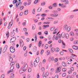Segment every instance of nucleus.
Returning a JSON list of instances; mask_svg holds the SVG:
<instances>
[{
    "mask_svg": "<svg viewBox=\"0 0 78 78\" xmlns=\"http://www.w3.org/2000/svg\"><path fill=\"white\" fill-rule=\"evenodd\" d=\"M0 25H2V22L3 21V20L2 19H0Z\"/></svg>",
    "mask_w": 78,
    "mask_h": 78,
    "instance_id": "55",
    "label": "nucleus"
},
{
    "mask_svg": "<svg viewBox=\"0 0 78 78\" xmlns=\"http://www.w3.org/2000/svg\"><path fill=\"white\" fill-rule=\"evenodd\" d=\"M48 60L49 62L53 61H54V57H49Z\"/></svg>",
    "mask_w": 78,
    "mask_h": 78,
    "instance_id": "10",
    "label": "nucleus"
},
{
    "mask_svg": "<svg viewBox=\"0 0 78 78\" xmlns=\"http://www.w3.org/2000/svg\"><path fill=\"white\" fill-rule=\"evenodd\" d=\"M58 5L59 6H61V7L63 8H66V5L63 3L62 4L60 3Z\"/></svg>",
    "mask_w": 78,
    "mask_h": 78,
    "instance_id": "5",
    "label": "nucleus"
},
{
    "mask_svg": "<svg viewBox=\"0 0 78 78\" xmlns=\"http://www.w3.org/2000/svg\"><path fill=\"white\" fill-rule=\"evenodd\" d=\"M34 38L35 39V42H36V41H37V35H35Z\"/></svg>",
    "mask_w": 78,
    "mask_h": 78,
    "instance_id": "34",
    "label": "nucleus"
},
{
    "mask_svg": "<svg viewBox=\"0 0 78 78\" xmlns=\"http://www.w3.org/2000/svg\"><path fill=\"white\" fill-rule=\"evenodd\" d=\"M53 7H56L57 6V4L56 3H54L53 5Z\"/></svg>",
    "mask_w": 78,
    "mask_h": 78,
    "instance_id": "35",
    "label": "nucleus"
},
{
    "mask_svg": "<svg viewBox=\"0 0 78 78\" xmlns=\"http://www.w3.org/2000/svg\"><path fill=\"white\" fill-rule=\"evenodd\" d=\"M69 50L70 51V53H73V50H72L71 49H69Z\"/></svg>",
    "mask_w": 78,
    "mask_h": 78,
    "instance_id": "46",
    "label": "nucleus"
},
{
    "mask_svg": "<svg viewBox=\"0 0 78 78\" xmlns=\"http://www.w3.org/2000/svg\"><path fill=\"white\" fill-rule=\"evenodd\" d=\"M43 28V29H44L45 28H46L47 27H50V26L48 25H43L42 26Z\"/></svg>",
    "mask_w": 78,
    "mask_h": 78,
    "instance_id": "17",
    "label": "nucleus"
},
{
    "mask_svg": "<svg viewBox=\"0 0 78 78\" xmlns=\"http://www.w3.org/2000/svg\"><path fill=\"white\" fill-rule=\"evenodd\" d=\"M59 33V32H58V33L57 34V36L58 38H59V39H61V35L60 34H59L58 35V34Z\"/></svg>",
    "mask_w": 78,
    "mask_h": 78,
    "instance_id": "12",
    "label": "nucleus"
},
{
    "mask_svg": "<svg viewBox=\"0 0 78 78\" xmlns=\"http://www.w3.org/2000/svg\"><path fill=\"white\" fill-rule=\"evenodd\" d=\"M41 44H42V41H40L38 43V46L39 47H41Z\"/></svg>",
    "mask_w": 78,
    "mask_h": 78,
    "instance_id": "32",
    "label": "nucleus"
},
{
    "mask_svg": "<svg viewBox=\"0 0 78 78\" xmlns=\"http://www.w3.org/2000/svg\"><path fill=\"white\" fill-rule=\"evenodd\" d=\"M15 64V63L14 62H11L10 63V65L11 66H12L14 65Z\"/></svg>",
    "mask_w": 78,
    "mask_h": 78,
    "instance_id": "42",
    "label": "nucleus"
},
{
    "mask_svg": "<svg viewBox=\"0 0 78 78\" xmlns=\"http://www.w3.org/2000/svg\"><path fill=\"white\" fill-rule=\"evenodd\" d=\"M35 61L37 62L38 63L39 61V57H38L35 60Z\"/></svg>",
    "mask_w": 78,
    "mask_h": 78,
    "instance_id": "23",
    "label": "nucleus"
},
{
    "mask_svg": "<svg viewBox=\"0 0 78 78\" xmlns=\"http://www.w3.org/2000/svg\"><path fill=\"white\" fill-rule=\"evenodd\" d=\"M74 44H78V41H75L73 42Z\"/></svg>",
    "mask_w": 78,
    "mask_h": 78,
    "instance_id": "39",
    "label": "nucleus"
},
{
    "mask_svg": "<svg viewBox=\"0 0 78 78\" xmlns=\"http://www.w3.org/2000/svg\"><path fill=\"white\" fill-rule=\"evenodd\" d=\"M42 10V8L41 7H39L37 9V12H40V11H41Z\"/></svg>",
    "mask_w": 78,
    "mask_h": 78,
    "instance_id": "22",
    "label": "nucleus"
},
{
    "mask_svg": "<svg viewBox=\"0 0 78 78\" xmlns=\"http://www.w3.org/2000/svg\"><path fill=\"white\" fill-rule=\"evenodd\" d=\"M66 76V74L65 73H63L62 75V76L63 77H64L65 76Z\"/></svg>",
    "mask_w": 78,
    "mask_h": 78,
    "instance_id": "60",
    "label": "nucleus"
},
{
    "mask_svg": "<svg viewBox=\"0 0 78 78\" xmlns=\"http://www.w3.org/2000/svg\"><path fill=\"white\" fill-rule=\"evenodd\" d=\"M44 34H45L46 35H47V34H48V31H45L44 32Z\"/></svg>",
    "mask_w": 78,
    "mask_h": 78,
    "instance_id": "49",
    "label": "nucleus"
},
{
    "mask_svg": "<svg viewBox=\"0 0 78 78\" xmlns=\"http://www.w3.org/2000/svg\"><path fill=\"white\" fill-rule=\"evenodd\" d=\"M61 72V68L57 67L56 69L55 73H59V72Z\"/></svg>",
    "mask_w": 78,
    "mask_h": 78,
    "instance_id": "6",
    "label": "nucleus"
},
{
    "mask_svg": "<svg viewBox=\"0 0 78 78\" xmlns=\"http://www.w3.org/2000/svg\"><path fill=\"white\" fill-rule=\"evenodd\" d=\"M25 71L22 68H21L20 69V74H21L22 73H23V72H24Z\"/></svg>",
    "mask_w": 78,
    "mask_h": 78,
    "instance_id": "14",
    "label": "nucleus"
},
{
    "mask_svg": "<svg viewBox=\"0 0 78 78\" xmlns=\"http://www.w3.org/2000/svg\"><path fill=\"white\" fill-rule=\"evenodd\" d=\"M58 14L56 13H54V17H58Z\"/></svg>",
    "mask_w": 78,
    "mask_h": 78,
    "instance_id": "25",
    "label": "nucleus"
},
{
    "mask_svg": "<svg viewBox=\"0 0 78 78\" xmlns=\"http://www.w3.org/2000/svg\"><path fill=\"white\" fill-rule=\"evenodd\" d=\"M62 66H63L64 67H66V64L64 62H62Z\"/></svg>",
    "mask_w": 78,
    "mask_h": 78,
    "instance_id": "24",
    "label": "nucleus"
},
{
    "mask_svg": "<svg viewBox=\"0 0 78 78\" xmlns=\"http://www.w3.org/2000/svg\"><path fill=\"white\" fill-rule=\"evenodd\" d=\"M28 11H25L24 12V15H27V14H28Z\"/></svg>",
    "mask_w": 78,
    "mask_h": 78,
    "instance_id": "30",
    "label": "nucleus"
},
{
    "mask_svg": "<svg viewBox=\"0 0 78 78\" xmlns=\"http://www.w3.org/2000/svg\"><path fill=\"white\" fill-rule=\"evenodd\" d=\"M6 36L7 37H9V32H7L6 33Z\"/></svg>",
    "mask_w": 78,
    "mask_h": 78,
    "instance_id": "58",
    "label": "nucleus"
},
{
    "mask_svg": "<svg viewBox=\"0 0 78 78\" xmlns=\"http://www.w3.org/2000/svg\"><path fill=\"white\" fill-rule=\"evenodd\" d=\"M46 52L48 53L47 55H50V52L48 50Z\"/></svg>",
    "mask_w": 78,
    "mask_h": 78,
    "instance_id": "56",
    "label": "nucleus"
},
{
    "mask_svg": "<svg viewBox=\"0 0 78 78\" xmlns=\"http://www.w3.org/2000/svg\"><path fill=\"white\" fill-rule=\"evenodd\" d=\"M64 2L65 4L66 5H68V4H69V1L68 0H65Z\"/></svg>",
    "mask_w": 78,
    "mask_h": 78,
    "instance_id": "26",
    "label": "nucleus"
},
{
    "mask_svg": "<svg viewBox=\"0 0 78 78\" xmlns=\"http://www.w3.org/2000/svg\"><path fill=\"white\" fill-rule=\"evenodd\" d=\"M12 23L10 22L9 24V26L8 27V29H10V28L11 27V26L12 25V24L13 23V21H12Z\"/></svg>",
    "mask_w": 78,
    "mask_h": 78,
    "instance_id": "7",
    "label": "nucleus"
},
{
    "mask_svg": "<svg viewBox=\"0 0 78 78\" xmlns=\"http://www.w3.org/2000/svg\"><path fill=\"white\" fill-rule=\"evenodd\" d=\"M54 31V32L53 33V34H56V33H57V32L58 31V29H55Z\"/></svg>",
    "mask_w": 78,
    "mask_h": 78,
    "instance_id": "27",
    "label": "nucleus"
},
{
    "mask_svg": "<svg viewBox=\"0 0 78 78\" xmlns=\"http://www.w3.org/2000/svg\"><path fill=\"white\" fill-rule=\"evenodd\" d=\"M28 72H31V68H30L28 69Z\"/></svg>",
    "mask_w": 78,
    "mask_h": 78,
    "instance_id": "50",
    "label": "nucleus"
},
{
    "mask_svg": "<svg viewBox=\"0 0 78 78\" xmlns=\"http://www.w3.org/2000/svg\"><path fill=\"white\" fill-rule=\"evenodd\" d=\"M22 2H20V3H18V2L16 3V8H17L18 7V9H19L20 8V6H19V5H20V4H22Z\"/></svg>",
    "mask_w": 78,
    "mask_h": 78,
    "instance_id": "8",
    "label": "nucleus"
},
{
    "mask_svg": "<svg viewBox=\"0 0 78 78\" xmlns=\"http://www.w3.org/2000/svg\"><path fill=\"white\" fill-rule=\"evenodd\" d=\"M52 13H57L58 12L57 11H56L55 10H53L52 11Z\"/></svg>",
    "mask_w": 78,
    "mask_h": 78,
    "instance_id": "48",
    "label": "nucleus"
},
{
    "mask_svg": "<svg viewBox=\"0 0 78 78\" xmlns=\"http://www.w3.org/2000/svg\"><path fill=\"white\" fill-rule=\"evenodd\" d=\"M62 70L63 71V72H66V68H63L62 69Z\"/></svg>",
    "mask_w": 78,
    "mask_h": 78,
    "instance_id": "63",
    "label": "nucleus"
},
{
    "mask_svg": "<svg viewBox=\"0 0 78 78\" xmlns=\"http://www.w3.org/2000/svg\"><path fill=\"white\" fill-rule=\"evenodd\" d=\"M44 24H50V23L49 22H44Z\"/></svg>",
    "mask_w": 78,
    "mask_h": 78,
    "instance_id": "45",
    "label": "nucleus"
},
{
    "mask_svg": "<svg viewBox=\"0 0 78 78\" xmlns=\"http://www.w3.org/2000/svg\"><path fill=\"white\" fill-rule=\"evenodd\" d=\"M58 23V20H57L54 21L53 23L54 24H56V23Z\"/></svg>",
    "mask_w": 78,
    "mask_h": 78,
    "instance_id": "43",
    "label": "nucleus"
},
{
    "mask_svg": "<svg viewBox=\"0 0 78 78\" xmlns=\"http://www.w3.org/2000/svg\"><path fill=\"white\" fill-rule=\"evenodd\" d=\"M59 51V49L58 48H55V52H58Z\"/></svg>",
    "mask_w": 78,
    "mask_h": 78,
    "instance_id": "31",
    "label": "nucleus"
},
{
    "mask_svg": "<svg viewBox=\"0 0 78 78\" xmlns=\"http://www.w3.org/2000/svg\"><path fill=\"white\" fill-rule=\"evenodd\" d=\"M68 27V26H67V25H65L63 27L64 30H67Z\"/></svg>",
    "mask_w": 78,
    "mask_h": 78,
    "instance_id": "15",
    "label": "nucleus"
},
{
    "mask_svg": "<svg viewBox=\"0 0 78 78\" xmlns=\"http://www.w3.org/2000/svg\"><path fill=\"white\" fill-rule=\"evenodd\" d=\"M48 44L45 45V47L44 48L45 49H47L48 48Z\"/></svg>",
    "mask_w": 78,
    "mask_h": 78,
    "instance_id": "54",
    "label": "nucleus"
},
{
    "mask_svg": "<svg viewBox=\"0 0 78 78\" xmlns=\"http://www.w3.org/2000/svg\"><path fill=\"white\" fill-rule=\"evenodd\" d=\"M10 70L8 72V73H9L10 72H12V70H14V67L13 66H11L10 68Z\"/></svg>",
    "mask_w": 78,
    "mask_h": 78,
    "instance_id": "9",
    "label": "nucleus"
},
{
    "mask_svg": "<svg viewBox=\"0 0 78 78\" xmlns=\"http://www.w3.org/2000/svg\"><path fill=\"white\" fill-rule=\"evenodd\" d=\"M33 51L36 52L37 51V47L34 46L33 49Z\"/></svg>",
    "mask_w": 78,
    "mask_h": 78,
    "instance_id": "16",
    "label": "nucleus"
},
{
    "mask_svg": "<svg viewBox=\"0 0 78 78\" xmlns=\"http://www.w3.org/2000/svg\"><path fill=\"white\" fill-rule=\"evenodd\" d=\"M14 35H15V34L14 33V32H11V37H12V36H14Z\"/></svg>",
    "mask_w": 78,
    "mask_h": 78,
    "instance_id": "29",
    "label": "nucleus"
},
{
    "mask_svg": "<svg viewBox=\"0 0 78 78\" xmlns=\"http://www.w3.org/2000/svg\"><path fill=\"white\" fill-rule=\"evenodd\" d=\"M67 64H71V62L70 61H67Z\"/></svg>",
    "mask_w": 78,
    "mask_h": 78,
    "instance_id": "62",
    "label": "nucleus"
},
{
    "mask_svg": "<svg viewBox=\"0 0 78 78\" xmlns=\"http://www.w3.org/2000/svg\"><path fill=\"white\" fill-rule=\"evenodd\" d=\"M55 29V27H51L50 28V30H51L52 31H53V30Z\"/></svg>",
    "mask_w": 78,
    "mask_h": 78,
    "instance_id": "52",
    "label": "nucleus"
},
{
    "mask_svg": "<svg viewBox=\"0 0 78 78\" xmlns=\"http://www.w3.org/2000/svg\"><path fill=\"white\" fill-rule=\"evenodd\" d=\"M61 35L63 38H64V37H65L66 35L65 33L64 32L62 33L61 34Z\"/></svg>",
    "mask_w": 78,
    "mask_h": 78,
    "instance_id": "21",
    "label": "nucleus"
},
{
    "mask_svg": "<svg viewBox=\"0 0 78 78\" xmlns=\"http://www.w3.org/2000/svg\"><path fill=\"white\" fill-rule=\"evenodd\" d=\"M10 50L11 53H14L15 52V48L12 46H11L10 48Z\"/></svg>",
    "mask_w": 78,
    "mask_h": 78,
    "instance_id": "3",
    "label": "nucleus"
},
{
    "mask_svg": "<svg viewBox=\"0 0 78 78\" xmlns=\"http://www.w3.org/2000/svg\"><path fill=\"white\" fill-rule=\"evenodd\" d=\"M39 69H41L42 68V63L40 62L39 64Z\"/></svg>",
    "mask_w": 78,
    "mask_h": 78,
    "instance_id": "36",
    "label": "nucleus"
},
{
    "mask_svg": "<svg viewBox=\"0 0 78 78\" xmlns=\"http://www.w3.org/2000/svg\"><path fill=\"white\" fill-rule=\"evenodd\" d=\"M16 37H12L11 40L10 41V43H11V42H15L16 41Z\"/></svg>",
    "mask_w": 78,
    "mask_h": 78,
    "instance_id": "4",
    "label": "nucleus"
},
{
    "mask_svg": "<svg viewBox=\"0 0 78 78\" xmlns=\"http://www.w3.org/2000/svg\"><path fill=\"white\" fill-rule=\"evenodd\" d=\"M32 13L33 14H35V9H34L32 11Z\"/></svg>",
    "mask_w": 78,
    "mask_h": 78,
    "instance_id": "57",
    "label": "nucleus"
},
{
    "mask_svg": "<svg viewBox=\"0 0 78 78\" xmlns=\"http://www.w3.org/2000/svg\"><path fill=\"white\" fill-rule=\"evenodd\" d=\"M74 17V15H70V16H69V18L70 19H72L73 18V17Z\"/></svg>",
    "mask_w": 78,
    "mask_h": 78,
    "instance_id": "44",
    "label": "nucleus"
},
{
    "mask_svg": "<svg viewBox=\"0 0 78 78\" xmlns=\"http://www.w3.org/2000/svg\"><path fill=\"white\" fill-rule=\"evenodd\" d=\"M71 30V27H68L66 31L68 32H69V31H70Z\"/></svg>",
    "mask_w": 78,
    "mask_h": 78,
    "instance_id": "20",
    "label": "nucleus"
},
{
    "mask_svg": "<svg viewBox=\"0 0 78 78\" xmlns=\"http://www.w3.org/2000/svg\"><path fill=\"white\" fill-rule=\"evenodd\" d=\"M21 68H22L23 70L26 71V70L28 69V65H27V64H26L23 66Z\"/></svg>",
    "mask_w": 78,
    "mask_h": 78,
    "instance_id": "1",
    "label": "nucleus"
},
{
    "mask_svg": "<svg viewBox=\"0 0 78 78\" xmlns=\"http://www.w3.org/2000/svg\"><path fill=\"white\" fill-rule=\"evenodd\" d=\"M7 45H6L5 46V48H4V50L5 51H6V50H7Z\"/></svg>",
    "mask_w": 78,
    "mask_h": 78,
    "instance_id": "53",
    "label": "nucleus"
},
{
    "mask_svg": "<svg viewBox=\"0 0 78 78\" xmlns=\"http://www.w3.org/2000/svg\"><path fill=\"white\" fill-rule=\"evenodd\" d=\"M45 5V2H42L41 4V6H44Z\"/></svg>",
    "mask_w": 78,
    "mask_h": 78,
    "instance_id": "37",
    "label": "nucleus"
},
{
    "mask_svg": "<svg viewBox=\"0 0 78 78\" xmlns=\"http://www.w3.org/2000/svg\"><path fill=\"white\" fill-rule=\"evenodd\" d=\"M70 34L72 36H74V33L72 32H71L70 33Z\"/></svg>",
    "mask_w": 78,
    "mask_h": 78,
    "instance_id": "41",
    "label": "nucleus"
},
{
    "mask_svg": "<svg viewBox=\"0 0 78 78\" xmlns=\"http://www.w3.org/2000/svg\"><path fill=\"white\" fill-rule=\"evenodd\" d=\"M39 2V0H36L34 2V4H37V3Z\"/></svg>",
    "mask_w": 78,
    "mask_h": 78,
    "instance_id": "38",
    "label": "nucleus"
},
{
    "mask_svg": "<svg viewBox=\"0 0 78 78\" xmlns=\"http://www.w3.org/2000/svg\"><path fill=\"white\" fill-rule=\"evenodd\" d=\"M14 77V73H11L10 76V78H13Z\"/></svg>",
    "mask_w": 78,
    "mask_h": 78,
    "instance_id": "18",
    "label": "nucleus"
},
{
    "mask_svg": "<svg viewBox=\"0 0 78 78\" xmlns=\"http://www.w3.org/2000/svg\"><path fill=\"white\" fill-rule=\"evenodd\" d=\"M32 28L33 30H35V28H36V26H35V25H34L33 26Z\"/></svg>",
    "mask_w": 78,
    "mask_h": 78,
    "instance_id": "47",
    "label": "nucleus"
},
{
    "mask_svg": "<svg viewBox=\"0 0 78 78\" xmlns=\"http://www.w3.org/2000/svg\"><path fill=\"white\" fill-rule=\"evenodd\" d=\"M20 44L21 47H23V42L22 40H20Z\"/></svg>",
    "mask_w": 78,
    "mask_h": 78,
    "instance_id": "11",
    "label": "nucleus"
},
{
    "mask_svg": "<svg viewBox=\"0 0 78 78\" xmlns=\"http://www.w3.org/2000/svg\"><path fill=\"white\" fill-rule=\"evenodd\" d=\"M65 37L66 39H68L69 38V35L67 34H65Z\"/></svg>",
    "mask_w": 78,
    "mask_h": 78,
    "instance_id": "19",
    "label": "nucleus"
},
{
    "mask_svg": "<svg viewBox=\"0 0 78 78\" xmlns=\"http://www.w3.org/2000/svg\"><path fill=\"white\" fill-rule=\"evenodd\" d=\"M50 16L51 17H54V13L51 14H50Z\"/></svg>",
    "mask_w": 78,
    "mask_h": 78,
    "instance_id": "59",
    "label": "nucleus"
},
{
    "mask_svg": "<svg viewBox=\"0 0 78 78\" xmlns=\"http://www.w3.org/2000/svg\"><path fill=\"white\" fill-rule=\"evenodd\" d=\"M12 60H13L12 58L11 57H10L9 58V61H10V62H12Z\"/></svg>",
    "mask_w": 78,
    "mask_h": 78,
    "instance_id": "33",
    "label": "nucleus"
},
{
    "mask_svg": "<svg viewBox=\"0 0 78 78\" xmlns=\"http://www.w3.org/2000/svg\"><path fill=\"white\" fill-rule=\"evenodd\" d=\"M37 63H38L37 62H35V61H34V67H36L37 66Z\"/></svg>",
    "mask_w": 78,
    "mask_h": 78,
    "instance_id": "13",
    "label": "nucleus"
},
{
    "mask_svg": "<svg viewBox=\"0 0 78 78\" xmlns=\"http://www.w3.org/2000/svg\"><path fill=\"white\" fill-rule=\"evenodd\" d=\"M49 73L48 72H47L46 73H45V72L43 73V78H44V77H45V78H47V77L48 76Z\"/></svg>",
    "mask_w": 78,
    "mask_h": 78,
    "instance_id": "2",
    "label": "nucleus"
},
{
    "mask_svg": "<svg viewBox=\"0 0 78 78\" xmlns=\"http://www.w3.org/2000/svg\"><path fill=\"white\" fill-rule=\"evenodd\" d=\"M47 16V14H43L41 15L42 17H45Z\"/></svg>",
    "mask_w": 78,
    "mask_h": 78,
    "instance_id": "51",
    "label": "nucleus"
},
{
    "mask_svg": "<svg viewBox=\"0 0 78 78\" xmlns=\"http://www.w3.org/2000/svg\"><path fill=\"white\" fill-rule=\"evenodd\" d=\"M16 67L17 69H19V68L20 67V66L19 65V64H16Z\"/></svg>",
    "mask_w": 78,
    "mask_h": 78,
    "instance_id": "40",
    "label": "nucleus"
},
{
    "mask_svg": "<svg viewBox=\"0 0 78 78\" xmlns=\"http://www.w3.org/2000/svg\"><path fill=\"white\" fill-rule=\"evenodd\" d=\"M26 23H27L26 22H23V23H22L23 25V26H25V25H26Z\"/></svg>",
    "mask_w": 78,
    "mask_h": 78,
    "instance_id": "61",
    "label": "nucleus"
},
{
    "mask_svg": "<svg viewBox=\"0 0 78 78\" xmlns=\"http://www.w3.org/2000/svg\"><path fill=\"white\" fill-rule=\"evenodd\" d=\"M55 48H52L51 49V52L53 53L55 51Z\"/></svg>",
    "mask_w": 78,
    "mask_h": 78,
    "instance_id": "28",
    "label": "nucleus"
},
{
    "mask_svg": "<svg viewBox=\"0 0 78 78\" xmlns=\"http://www.w3.org/2000/svg\"><path fill=\"white\" fill-rule=\"evenodd\" d=\"M1 78H5V75L3 74L1 76Z\"/></svg>",
    "mask_w": 78,
    "mask_h": 78,
    "instance_id": "64",
    "label": "nucleus"
}]
</instances>
